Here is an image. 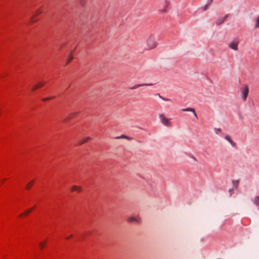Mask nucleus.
<instances>
[{"mask_svg": "<svg viewBox=\"0 0 259 259\" xmlns=\"http://www.w3.org/2000/svg\"><path fill=\"white\" fill-rule=\"evenodd\" d=\"M153 85L152 83H149V84H148V83L137 84H136L134 86L131 87V90H135V89H137L138 88H139V87H142V86H144V85Z\"/></svg>", "mask_w": 259, "mask_h": 259, "instance_id": "nucleus-5", "label": "nucleus"}, {"mask_svg": "<svg viewBox=\"0 0 259 259\" xmlns=\"http://www.w3.org/2000/svg\"><path fill=\"white\" fill-rule=\"evenodd\" d=\"M253 201L256 205H259V196L255 197Z\"/></svg>", "mask_w": 259, "mask_h": 259, "instance_id": "nucleus-16", "label": "nucleus"}, {"mask_svg": "<svg viewBox=\"0 0 259 259\" xmlns=\"http://www.w3.org/2000/svg\"><path fill=\"white\" fill-rule=\"evenodd\" d=\"M183 111H190V112H192L194 115L196 117H197V114L195 111V109L194 108H184V109H182Z\"/></svg>", "mask_w": 259, "mask_h": 259, "instance_id": "nucleus-6", "label": "nucleus"}, {"mask_svg": "<svg viewBox=\"0 0 259 259\" xmlns=\"http://www.w3.org/2000/svg\"><path fill=\"white\" fill-rule=\"evenodd\" d=\"M45 84V82H42L41 83H38L36 85H35L33 88H32V90L34 91L35 90H36L41 87H42Z\"/></svg>", "mask_w": 259, "mask_h": 259, "instance_id": "nucleus-13", "label": "nucleus"}, {"mask_svg": "<svg viewBox=\"0 0 259 259\" xmlns=\"http://www.w3.org/2000/svg\"><path fill=\"white\" fill-rule=\"evenodd\" d=\"M115 139H127L128 140H132V138L126 136V135H122L120 136H118V137H115Z\"/></svg>", "mask_w": 259, "mask_h": 259, "instance_id": "nucleus-10", "label": "nucleus"}, {"mask_svg": "<svg viewBox=\"0 0 259 259\" xmlns=\"http://www.w3.org/2000/svg\"><path fill=\"white\" fill-rule=\"evenodd\" d=\"M81 190H82V187H81L78 186H75V185H74V186H72L71 188V191H77L80 192V191H81Z\"/></svg>", "mask_w": 259, "mask_h": 259, "instance_id": "nucleus-8", "label": "nucleus"}, {"mask_svg": "<svg viewBox=\"0 0 259 259\" xmlns=\"http://www.w3.org/2000/svg\"><path fill=\"white\" fill-rule=\"evenodd\" d=\"M72 237V235H71L70 236H69L68 237L66 238V239H68L69 238H70V237Z\"/></svg>", "mask_w": 259, "mask_h": 259, "instance_id": "nucleus-27", "label": "nucleus"}, {"mask_svg": "<svg viewBox=\"0 0 259 259\" xmlns=\"http://www.w3.org/2000/svg\"><path fill=\"white\" fill-rule=\"evenodd\" d=\"M159 97L160 98H161L164 101H170V100L169 99H168V98H163L161 96L159 95Z\"/></svg>", "mask_w": 259, "mask_h": 259, "instance_id": "nucleus-21", "label": "nucleus"}, {"mask_svg": "<svg viewBox=\"0 0 259 259\" xmlns=\"http://www.w3.org/2000/svg\"><path fill=\"white\" fill-rule=\"evenodd\" d=\"M242 93L243 95V98L244 101H245L247 99L249 93V88L247 85H245L243 90H242Z\"/></svg>", "mask_w": 259, "mask_h": 259, "instance_id": "nucleus-4", "label": "nucleus"}, {"mask_svg": "<svg viewBox=\"0 0 259 259\" xmlns=\"http://www.w3.org/2000/svg\"><path fill=\"white\" fill-rule=\"evenodd\" d=\"M239 42V40H237L236 39L234 40L229 44V47L234 51H237L238 50V46Z\"/></svg>", "mask_w": 259, "mask_h": 259, "instance_id": "nucleus-3", "label": "nucleus"}, {"mask_svg": "<svg viewBox=\"0 0 259 259\" xmlns=\"http://www.w3.org/2000/svg\"><path fill=\"white\" fill-rule=\"evenodd\" d=\"M34 180H32V181H30L29 183H28L26 185L25 188L26 189H27V190H29L31 187L32 185L34 184Z\"/></svg>", "mask_w": 259, "mask_h": 259, "instance_id": "nucleus-12", "label": "nucleus"}, {"mask_svg": "<svg viewBox=\"0 0 259 259\" xmlns=\"http://www.w3.org/2000/svg\"><path fill=\"white\" fill-rule=\"evenodd\" d=\"M227 16L222 17L218 19L215 22L216 25H220L222 24L226 20Z\"/></svg>", "mask_w": 259, "mask_h": 259, "instance_id": "nucleus-7", "label": "nucleus"}, {"mask_svg": "<svg viewBox=\"0 0 259 259\" xmlns=\"http://www.w3.org/2000/svg\"><path fill=\"white\" fill-rule=\"evenodd\" d=\"M225 139L227 140L230 144L231 145L234 147L235 146V143L233 141V140L231 139V138L228 135H227L225 137Z\"/></svg>", "mask_w": 259, "mask_h": 259, "instance_id": "nucleus-9", "label": "nucleus"}, {"mask_svg": "<svg viewBox=\"0 0 259 259\" xmlns=\"http://www.w3.org/2000/svg\"><path fill=\"white\" fill-rule=\"evenodd\" d=\"M239 182V180L233 181L232 183L233 184L235 188H238V183Z\"/></svg>", "mask_w": 259, "mask_h": 259, "instance_id": "nucleus-15", "label": "nucleus"}, {"mask_svg": "<svg viewBox=\"0 0 259 259\" xmlns=\"http://www.w3.org/2000/svg\"><path fill=\"white\" fill-rule=\"evenodd\" d=\"M31 21H34V20H33V18H31Z\"/></svg>", "mask_w": 259, "mask_h": 259, "instance_id": "nucleus-30", "label": "nucleus"}, {"mask_svg": "<svg viewBox=\"0 0 259 259\" xmlns=\"http://www.w3.org/2000/svg\"><path fill=\"white\" fill-rule=\"evenodd\" d=\"M162 12H166V9H164L161 11Z\"/></svg>", "mask_w": 259, "mask_h": 259, "instance_id": "nucleus-28", "label": "nucleus"}, {"mask_svg": "<svg viewBox=\"0 0 259 259\" xmlns=\"http://www.w3.org/2000/svg\"><path fill=\"white\" fill-rule=\"evenodd\" d=\"M146 46L148 50H152L156 48L157 44L156 38L153 34H150L146 40Z\"/></svg>", "mask_w": 259, "mask_h": 259, "instance_id": "nucleus-1", "label": "nucleus"}, {"mask_svg": "<svg viewBox=\"0 0 259 259\" xmlns=\"http://www.w3.org/2000/svg\"><path fill=\"white\" fill-rule=\"evenodd\" d=\"M31 210L32 209H28L25 211V212L24 213L21 214L19 216L22 217L24 214H27L31 212Z\"/></svg>", "mask_w": 259, "mask_h": 259, "instance_id": "nucleus-17", "label": "nucleus"}, {"mask_svg": "<svg viewBox=\"0 0 259 259\" xmlns=\"http://www.w3.org/2000/svg\"><path fill=\"white\" fill-rule=\"evenodd\" d=\"M51 98H45L42 99L44 101H48V100L50 99Z\"/></svg>", "mask_w": 259, "mask_h": 259, "instance_id": "nucleus-23", "label": "nucleus"}, {"mask_svg": "<svg viewBox=\"0 0 259 259\" xmlns=\"http://www.w3.org/2000/svg\"><path fill=\"white\" fill-rule=\"evenodd\" d=\"M39 13H40V11H38L36 13L35 15H38V14H39Z\"/></svg>", "mask_w": 259, "mask_h": 259, "instance_id": "nucleus-26", "label": "nucleus"}, {"mask_svg": "<svg viewBox=\"0 0 259 259\" xmlns=\"http://www.w3.org/2000/svg\"><path fill=\"white\" fill-rule=\"evenodd\" d=\"M208 5H206L204 7V11H206L207 9V8H208Z\"/></svg>", "mask_w": 259, "mask_h": 259, "instance_id": "nucleus-24", "label": "nucleus"}, {"mask_svg": "<svg viewBox=\"0 0 259 259\" xmlns=\"http://www.w3.org/2000/svg\"><path fill=\"white\" fill-rule=\"evenodd\" d=\"M128 221L130 222H137L138 220L134 217H131L128 219Z\"/></svg>", "mask_w": 259, "mask_h": 259, "instance_id": "nucleus-14", "label": "nucleus"}, {"mask_svg": "<svg viewBox=\"0 0 259 259\" xmlns=\"http://www.w3.org/2000/svg\"><path fill=\"white\" fill-rule=\"evenodd\" d=\"M159 118L161 122L166 126H170L171 123L170 122V118H166L163 114H160L159 115Z\"/></svg>", "mask_w": 259, "mask_h": 259, "instance_id": "nucleus-2", "label": "nucleus"}, {"mask_svg": "<svg viewBox=\"0 0 259 259\" xmlns=\"http://www.w3.org/2000/svg\"><path fill=\"white\" fill-rule=\"evenodd\" d=\"M214 130L216 134H219L221 132V128H215Z\"/></svg>", "mask_w": 259, "mask_h": 259, "instance_id": "nucleus-20", "label": "nucleus"}, {"mask_svg": "<svg viewBox=\"0 0 259 259\" xmlns=\"http://www.w3.org/2000/svg\"><path fill=\"white\" fill-rule=\"evenodd\" d=\"M229 192L230 193V195H232V194L233 193V189H229Z\"/></svg>", "mask_w": 259, "mask_h": 259, "instance_id": "nucleus-25", "label": "nucleus"}, {"mask_svg": "<svg viewBox=\"0 0 259 259\" xmlns=\"http://www.w3.org/2000/svg\"><path fill=\"white\" fill-rule=\"evenodd\" d=\"M165 3H166V6H167L168 5V3L167 1H165Z\"/></svg>", "mask_w": 259, "mask_h": 259, "instance_id": "nucleus-29", "label": "nucleus"}, {"mask_svg": "<svg viewBox=\"0 0 259 259\" xmlns=\"http://www.w3.org/2000/svg\"><path fill=\"white\" fill-rule=\"evenodd\" d=\"M91 140V138L90 137H86L82 140H81L78 144L79 145H82L83 144V143H86L87 142H88V141L90 140Z\"/></svg>", "mask_w": 259, "mask_h": 259, "instance_id": "nucleus-11", "label": "nucleus"}, {"mask_svg": "<svg viewBox=\"0 0 259 259\" xmlns=\"http://www.w3.org/2000/svg\"><path fill=\"white\" fill-rule=\"evenodd\" d=\"M45 244H46V242H40L39 243V247H40V249H42L45 246Z\"/></svg>", "mask_w": 259, "mask_h": 259, "instance_id": "nucleus-19", "label": "nucleus"}, {"mask_svg": "<svg viewBox=\"0 0 259 259\" xmlns=\"http://www.w3.org/2000/svg\"><path fill=\"white\" fill-rule=\"evenodd\" d=\"M255 28H259V15L257 16L256 20Z\"/></svg>", "mask_w": 259, "mask_h": 259, "instance_id": "nucleus-18", "label": "nucleus"}, {"mask_svg": "<svg viewBox=\"0 0 259 259\" xmlns=\"http://www.w3.org/2000/svg\"><path fill=\"white\" fill-rule=\"evenodd\" d=\"M72 59H73V57H72V56L70 57L68 59V61L67 62V63L70 62Z\"/></svg>", "mask_w": 259, "mask_h": 259, "instance_id": "nucleus-22", "label": "nucleus"}]
</instances>
